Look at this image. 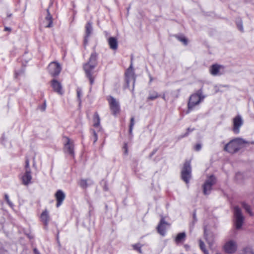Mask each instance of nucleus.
<instances>
[{
	"label": "nucleus",
	"mask_w": 254,
	"mask_h": 254,
	"mask_svg": "<svg viewBox=\"0 0 254 254\" xmlns=\"http://www.w3.org/2000/svg\"><path fill=\"white\" fill-rule=\"evenodd\" d=\"M55 197L57 200L56 206L59 207L63 203L64 200V192L62 190H58L55 194Z\"/></svg>",
	"instance_id": "obj_20"
},
{
	"label": "nucleus",
	"mask_w": 254,
	"mask_h": 254,
	"mask_svg": "<svg viewBox=\"0 0 254 254\" xmlns=\"http://www.w3.org/2000/svg\"><path fill=\"white\" fill-rule=\"evenodd\" d=\"M236 23L237 26L238 28L239 29V30L241 32H243L244 28H243L242 20L240 18L237 19L236 20Z\"/></svg>",
	"instance_id": "obj_34"
},
{
	"label": "nucleus",
	"mask_w": 254,
	"mask_h": 254,
	"mask_svg": "<svg viewBox=\"0 0 254 254\" xmlns=\"http://www.w3.org/2000/svg\"><path fill=\"white\" fill-rule=\"evenodd\" d=\"M80 93H81V91L78 89V90H77V98H78V100H79L80 102Z\"/></svg>",
	"instance_id": "obj_43"
},
{
	"label": "nucleus",
	"mask_w": 254,
	"mask_h": 254,
	"mask_svg": "<svg viewBox=\"0 0 254 254\" xmlns=\"http://www.w3.org/2000/svg\"><path fill=\"white\" fill-rule=\"evenodd\" d=\"M157 149L155 148L153 150V151L149 154V157L151 158L157 152Z\"/></svg>",
	"instance_id": "obj_41"
},
{
	"label": "nucleus",
	"mask_w": 254,
	"mask_h": 254,
	"mask_svg": "<svg viewBox=\"0 0 254 254\" xmlns=\"http://www.w3.org/2000/svg\"><path fill=\"white\" fill-rule=\"evenodd\" d=\"M237 249L236 243L233 240H230L226 242L224 246L225 252L229 254H234Z\"/></svg>",
	"instance_id": "obj_13"
},
{
	"label": "nucleus",
	"mask_w": 254,
	"mask_h": 254,
	"mask_svg": "<svg viewBox=\"0 0 254 254\" xmlns=\"http://www.w3.org/2000/svg\"><path fill=\"white\" fill-rule=\"evenodd\" d=\"M225 72V66L217 64H212L209 68V72L213 76H220Z\"/></svg>",
	"instance_id": "obj_11"
},
{
	"label": "nucleus",
	"mask_w": 254,
	"mask_h": 254,
	"mask_svg": "<svg viewBox=\"0 0 254 254\" xmlns=\"http://www.w3.org/2000/svg\"><path fill=\"white\" fill-rule=\"evenodd\" d=\"M57 242H58V243L59 244V247H61V245L60 244V242H59V236H58V235H57Z\"/></svg>",
	"instance_id": "obj_49"
},
{
	"label": "nucleus",
	"mask_w": 254,
	"mask_h": 254,
	"mask_svg": "<svg viewBox=\"0 0 254 254\" xmlns=\"http://www.w3.org/2000/svg\"><path fill=\"white\" fill-rule=\"evenodd\" d=\"M204 236L207 243L211 246L213 245L214 240V235L212 232H207L206 229L204 230Z\"/></svg>",
	"instance_id": "obj_19"
},
{
	"label": "nucleus",
	"mask_w": 254,
	"mask_h": 254,
	"mask_svg": "<svg viewBox=\"0 0 254 254\" xmlns=\"http://www.w3.org/2000/svg\"><path fill=\"white\" fill-rule=\"evenodd\" d=\"M95 67L94 65H90L89 64H83V69L85 72L86 76L89 79L90 84L91 85L94 82V77L93 74Z\"/></svg>",
	"instance_id": "obj_8"
},
{
	"label": "nucleus",
	"mask_w": 254,
	"mask_h": 254,
	"mask_svg": "<svg viewBox=\"0 0 254 254\" xmlns=\"http://www.w3.org/2000/svg\"><path fill=\"white\" fill-rule=\"evenodd\" d=\"M93 184V182L90 179H81L78 182L79 186L83 189H86L88 186Z\"/></svg>",
	"instance_id": "obj_23"
},
{
	"label": "nucleus",
	"mask_w": 254,
	"mask_h": 254,
	"mask_svg": "<svg viewBox=\"0 0 254 254\" xmlns=\"http://www.w3.org/2000/svg\"><path fill=\"white\" fill-rule=\"evenodd\" d=\"M134 125V118L132 117L130 118V124L129 126V134L130 136H132V130Z\"/></svg>",
	"instance_id": "obj_31"
},
{
	"label": "nucleus",
	"mask_w": 254,
	"mask_h": 254,
	"mask_svg": "<svg viewBox=\"0 0 254 254\" xmlns=\"http://www.w3.org/2000/svg\"><path fill=\"white\" fill-rule=\"evenodd\" d=\"M4 197L6 202L9 205V206L11 207H12L13 206V204L9 200L8 195L7 194H5L4 195Z\"/></svg>",
	"instance_id": "obj_36"
},
{
	"label": "nucleus",
	"mask_w": 254,
	"mask_h": 254,
	"mask_svg": "<svg viewBox=\"0 0 254 254\" xmlns=\"http://www.w3.org/2000/svg\"><path fill=\"white\" fill-rule=\"evenodd\" d=\"M235 225L237 229H240L244 222V217L239 206L234 207Z\"/></svg>",
	"instance_id": "obj_6"
},
{
	"label": "nucleus",
	"mask_w": 254,
	"mask_h": 254,
	"mask_svg": "<svg viewBox=\"0 0 254 254\" xmlns=\"http://www.w3.org/2000/svg\"><path fill=\"white\" fill-rule=\"evenodd\" d=\"M216 254H220V253H216Z\"/></svg>",
	"instance_id": "obj_57"
},
{
	"label": "nucleus",
	"mask_w": 254,
	"mask_h": 254,
	"mask_svg": "<svg viewBox=\"0 0 254 254\" xmlns=\"http://www.w3.org/2000/svg\"><path fill=\"white\" fill-rule=\"evenodd\" d=\"M34 252L35 254H40L38 250L36 248L34 249Z\"/></svg>",
	"instance_id": "obj_46"
},
{
	"label": "nucleus",
	"mask_w": 254,
	"mask_h": 254,
	"mask_svg": "<svg viewBox=\"0 0 254 254\" xmlns=\"http://www.w3.org/2000/svg\"><path fill=\"white\" fill-rule=\"evenodd\" d=\"M74 141L68 137L64 136V154L69 158H75Z\"/></svg>",
	"instance_id": "obj_4"
},
{
	"label": "nucleus",
	"mask_w": 254,
	"mask_h": 254,
	"mask_svg": "<svg viewBox=\"0 0 254 254\" xmlns=\"http://www.w3.org/2000/svg\"><path fill=\"white\" fill-rule=\"evenodd\" d=\"M216 183V178L213 175H211L204 182L203 185V192L205 195L210 193L212 186Z\"/></svg>",
	"instance_id": "obj_7"
},
{
	"label": "nucleus",
	"mask_w": 254,
	"mask_h": 254,
	"mask_svg": "<svg viewBox=\"0 0 254 254\" xmlns=\"http://www.w3.org/2000/svg\"><path fill=\"white\" fill-rule=\"evenodd\" d=\"M18 75H19V73L17 72L16 71L15 72V77L17 78Z\"/></svg>",
	"instance_id": "obj_51"
},
{
	"label": "nucleus",
	"mask_w": 254,
	"mask_h": 254,
	"mask_svg": "<svg viewBox=\"0 0 254 254\" xmlns=\"http://www.w3.org/2000/svg\"><path fill=\"white\" fill-rule=\"evenodd\" d=\"M152 80V77L151 76H150V82H151Z\"/></svg>",
	"instance_id": "obj_54"
},
{
	"label": "nucleus",
	"mask_w": 254,
	"mask_h": 254,
	"mask_svg": "<svg viewBox=\"0 0 254 254\" xmlns=\"http://www.w3.org/2000/svg\"><path fill=\"white\" fill-rule=\"evenodd\" d=\"M186 233L183 232L181 233H179L177 234V236L175 238V242L177 244H179L182 242H183L186 239Z\"/></svg>",
	"instance_id": "obj_25"
},
{
	"label": "nucleus",
	"mask_w": 254,
	"mask_h": 254,
	"mask_svg": "<svg viewBox=\"0 0 254 254\" xmlns=\"http://www.w3.org/2000/svg\"><path fill=\"white\" fill-rule=\"evenodd\" d=\"M192 217H193V219L194 222H196L197 221V219H196V210H194L193 211Z\"/></svg>",
	"instance_id": "obj_42"
},
{
	"label": "nucleus",
	"mask_w": 254,
	"mask_h": 254,
	"mask_svg": "<svg viewBox=\"0 0 254 254\" xmlns=\"http://www.w3.org/2000/svg\"><path fill=\"white\" fill-rule=\"evenodd\" d=\"M191 167L190 162L186 161L181 171V178L187 184H189L191 178Z\"/></svg>",
	"instance_id": "obj_5"
},
{
	"label": "nucleus",
	"mask_w": 254,
	"mask_h": 254,
	"mask_svg": "<svg viewBox=\"0 0 254 254\" xmlns=\"http://www.w3.org/2000/svg\"><path fill=\"white\" fill-rule=\"evenodd\" d=\"M43 25L47 28H50L53 26V17L49 12V9H47V15L43 21Z\"/></svg>",
	"instance_id": "obj_18"
},
{
	"label": "nucleus",
	"mask_w": 254,
	"mask_h": 254,
	"mask_svg": "<svg viewBox=\"0 0 254 254\" xmlns=\"http://www.w3.org/2000/svg\"><path fill=\"white\" fill-rule=\"evenodd\" d=\"M242 206L245 210V211L250 214V215L252 216L253 213L251 209V206L245 202H243L241 203Z\"/></svg>",
	"instance_id": "obj_27"
},
{
	"label": "nucleus",
	"mask_w": 254,
	"mask_h": 254,
	"mask_svg": "<svg viewBox=\"0 0 254 254\" xmlns=\"http://www.w3.org/2000/svg\"><path fill=\"white\" fill-rule=\"evenodd\" d=\"M47 105H46V101L45 100L44 101V103L42 105L39 106L38 107V108L42 112H44L45 111L46 109Z\"/></svg>",
	"instance_id": "obj_38"
},
{
	"label": "nucleus",
	"mask_w": 254,
	"mask_h": 254,
	"mask_svg": "<svg viewBox=\"0 0 254 254\" xmlns=\"http://www.w3.org/2000/svg\"><path fill=\"white\" fill-rule=\"evenodd\" d=\"M254 144V141L249 142L242 138L237 137L233 139L226 144L224 150L230 153L234 154L238 152L245 144Z\"/></svg>",
	"instance_id": "obj_1"
},
{
	"label": "nucleus",
	"mask_w": 254,
	"mask_h": 254,
	"mask_svg": "<svg viewBox=\"0 0 254 254\" xmlns=\"http://www.w3.org/2000/svg\"><path fill=\"white\" fill-rule=\"evenodd\" d=\"M22 183L25 186H27L31 183L32 175L31 171H25V173L21 177Z\"/></svg>",
	"instance_id": "obj_17"
},
{
	"label": "nucleus",
	"mask_w": 254,
	"mask_h": 254,
	"mask_svg": "<svg viewBox=\"0 0 254 254\" xmlns=\"http://www.w3.org/2000/svg\"><path fill=\"white\" fill-rule=\"evenodd\" d=\"M142 246H143V245L140 243H136V244H133L132 245V247L133 250L137 252L138 253H139L140 254H142V251L141 250V248Z\"/></svg>",
	"instance_id": "obj_29"
},
{
	"label": "nucleus",
	"mask_w": 254,
	"mask_h": 254,
	"mask_svg": "<svg viewBox=\"0 0 254 254\" xmlns=\"http://www.w3.org/2000/svg\"><path fill=\"white\" fill-rule=\"evenodd\" d=\"M159 95L156 92H153L152 93H150L148 97L147 98V101L154 100L157 98Z\"/></svg>",
	"instance_id": "obj_33"
},
{
	"label": "nucleus",
	"mask_w": 254,
	"mask_h": 254,
	"mask_svg": "<svg viewBox=\"0 0 254 254\" xmlns=\"http://www.w3.org/2000/svg\"><path fill=\"white\" fill-rule=\"evenodd\" d=\"M97 59V53L95 52H93L90 55L88 62L86 64H89L90 65H94V66L96 67L98 64Z\"/></svg>",
	"instance_id": "obj_21"
},
{
	"label": "nucleus",
	"mask_w": 254,
	"mask_h": 254,
	"mask_svg": "<svg viewBox=\"0 0 254 254\" xmlns=\"http://www.w3.org/2000/svg\"><path fill=\"white\" fill-rule=\"evenodd\" d=\"M104 190L105 191L108 190V188L106 184H105V186H104Z\"/></svg>",
	"instance_id": "obj_47"
},
{
	"label": "nucleus",
	"mask_w": 254,
	"mask_h": 254,
	"mask_svg": "<svg viewBox=\"0 0 254 254\" xmlns=\"http://www.w3.org/2000/svg\"><path fill=\"white\" fill-rule=\"evenodd\" d=\"M201 148H202V145L200 143H197L196 144L194 147V149L195 151H200L201 149Z\"/></svg>",
	"instance_id": "obj_39"
},
{
	"label": "nucleus",
	"mask_w": 254,
	"mask_h": 254,
	"mask_svg": "<svg viewBox=\"0 0 254 254\" xmlns=\"http://www.w3.org/2000/svg\"><path fill=\"white\" fill-rule=\"evenodd\" d=\"M194 129H195L194 128L188 127L187 129V132L185 134H184L183 135H181L180 136V138H183V137H187V136L189 135V134H190V132L193 131V130H194Z\"/></svg>",
	"instance_id": "obj_35"
},
{
	"label": "nucleus",
	"mask_w": 254,
	"mask_h": 254,
	"mask_svg": "<svg viewBox=\"0 0 254 254\" xmlns=\"http://www.w3.org/2000/svg\"><path fill=\"white\" fill-rule=\"evenodd\" d=\"M85 34L84 38V44L85 46L88 42V38L93 32L92 22L88 21L85 25Z\"/></svg>",
	"instance_id": "obj_15"
},
{
	"label": "nucleus",
	"mask_w": 254,
	"mask_h": 254,
	"mask_svg": "<svg viewBox=\"0 0 254 254\" xmlns=\"http://www.w3.org/2000/svg\"><path fill=\"white\" fill-rule=\"evenodd\" d=\"M127 149L126 148V153H127Z\"/></svg>",
	"instance_id": "obj_55"
},
{
	"label": "nucleus",
	"mask_w": 254,
	"mask_h": 254,
	"mask_svg": "<svg viewBox=\"0 0 254 254\" xmlns=\"http://www.w3.org/2000/svg\"><path fill=\"white\" fill-rule=\"evenodd\" d=\"M180 90H180V89H178V90H177V93H176V94L175 95V97H176V98H178V97H179V93H180Z\"/></svg>",
	"instance_id": "obj_45"
},
{
	"label": "nucleus",
	"mask_w": 254,
	"mask_h": 254,
	"mask_svg": "<svg viewBox=\"0 0 254 254\" xmlns=\"http://www.w3.org/2000/svg\"><path fill=\"white\" fill-rule=\"evenodd\" d=\"M48 70L49 74L51 76L55 77L58 76L62 70V67L58 63L53 62L49 64Z\"/></svg>",
	"instance_id": "obj_10"
},
{
	"label": "nucleus",
	"mask_w": 254,
	"mask_h": 254,
	"mask_svg": "<svg viewBox=\"0 0 254 254\" xmlns=\"http://www.w3.org/2000/svg\"><path fill=\"white\" fill-rule=\"evenodd\" d=\"M243 125V120L242 117L238 115L236 116L233 120V127L232 128L233 131L235 134L240 133V129Z\"/></svg>",
	"instance_id": "obj_12"
},
{
	"label": "nucleus",
	"mask_w": 254,
	"mask_h": 254,
	"mask_svg": "<svg viewBox=\"0 0 254 254\" xmlns=\"http://www.w3.org/2000/svg\"><path fill=\"white\" fill-rule=\"evenodd\" d=\"M51 83L54 91L59 95H62V85L61 82L56 79H53L51 80Z\"/></svg>",
	"instance_id": "obj_16"
},
{
	"label": "nucleus",
	"mask_w": 254,
	"mask_h": 254,
	"mask_svg": "<svg viewBox=\"0 0 254 254\" xmlns=\"http://www.w3.org/2000/svg\"><path fill=\"white\" fill-rule=\"evenodd\" d=\"M175 37L180 42H182L184 45H187L188 39L183 35H175Z\"/></svg>",
	"instance_id": "obj_30"
},
{
	"label": "nucleus",
	"mask_w": 254,
	"mask_h": 254,
	"mask_svg": "<svg viewBox=\"0 0 254 254\" xmlns=\"http://www.w3.org/2000/svg\"><path fill=\"white\" fill-rule=\"evenodd\" d=\"M108 101L112 114L114 116H116L120 112V106L119 102L117 101L116 99L112 96H109Z\"/></svg>",
	"instance_id": "obj_9"
},
{
	"label": "nucleus",
	"mask_w": 254,
	"mask_h": 254,
	"mask_svg": "<svg viewBox=\"0 0 254 254\" xmlns=\"http://www.w3.org/2000/svg\"><path fill=\"white\" fill-rule=\"evenodd\" d=\"M241 254H254V251L252 247L247 246L243 249Z\"/></svg>",
	"instance_id": "obj_28"
},
{
	"label": "nucleus",
	"mask_w": 254,
	"mask_h": 254,
	"mask_svg": "<svg viewBox=\"0 0 254 254\" xmlns=\"http://www.w3.org/2000/svg\"><path fill=\"white\" fill-rule=\"evenodd\" d=\"M91 210H89V212H88V214H89V217H90V216H91Z\"/></svg>",
	"instance_id": "obj_53"
},
{
	"label": "nucleus",
	"mask_w": 254,
	"mask_h": 254,
	"mask_svg": "<svg viewBox=\"0 0 254 254\" xmlns=\"http://www.w3.org/2000/svg\"><path fill=\"white\" fill-rule=\"evenodd\" d=\"M162 98H163V99L164 100L167 101V100L166 99L165 95L164 94L162 95Z\"/></svg>",
	"instance_id": "obj_50"
},
{
	"label": "nucleus",
	"mask_w": 254,
	"mask_h": 254,
	"mask_svg": "<svg viewBox=\"0 0 254 254\" xmlns=\"http://www.w3.org/2000/svg\"><path fill=\"white\" fill-rule=\"evenodd\" d=\"M41 219L42 222L44 223L45 227H47L49 221V216L48 212L46 210L44 211L41 214Z\"/></svg>",
	"instance_id": "obj_24"
},
{
	"label": "nucleus",
	"mask_w": 254,
	"mask_h": 254,
	"mask_svg": "<svg viewBox=\"0 0 254 254\" xmlns=\"http://www.w3.org/2000/svg\"><path fill=\"white\" fill-rule=\"evenodd\" d=\"M25 171H31L29 160L28 158H27L25 161Z\"/></svg>",
	"instance_id": "obj_37"
},
{
	"label": "nucleus",
	"mask_w": 254,
	"mask_h": 254,
	"mask_svg": "<svg viewBox=\"0 0 254 254\" xmlns=\"http://www.w3.org/2000/svg\"><path fill=\"white\" fill-rule=\"evenodd\" d=\"M11 15H12V14H11V13H10V14H7V17H11Z\"/></svg>",
	"instance_id": "obj_52"
},
{
	"label": "nucleus",
	"mask_w": 254,
	"mask_h": 254,
	"mask_svg": "<svg viewBox=\"0 0 254 254\" xmlns=\"http://www.w3.org/2000/svg\"><path fill=\"white\" fill-rule=\"evenodd\" d=\"M92 138L93 139V143H95L98 140V136L92 137Z\"/></svg>",
	"instance_id": "obj_44"
},
{
	"label": "nucleus",
	"mask_w": 254,
	"mask_h": 254,
	"mask_svg": "<svg viewBox=\"0 0 254 254\" xmlns=\"http://www.w3.org/2000/svg\"><path fill=\"white\" fill-rule=\"evenodd\" d=\"M129 10V7H128V8H127V11H128Z\"/></svg>",
	"instance_id": "obj_56"
},
{
	"label": "nucleus",
	"mask_w": 254,
	"mask_h": 254,
	"mask_svg": "<svg viewBox=\"0 0 254 254\" xmlns=\"http://www.w3.org/2000/svg\"><path fill=\"white\" fill-rule=\"evenodd\" d=\"M108 44L110 48L114 50H116L118 48V43L116 38L111 37L108 39Z\"/></svg>",
	"instance_id": "obj_22"
},
{
	"label": "nucleus",
	"mask_w": 254,
	"mask_h": 254,
	"mask_svg": "<svg viewBox=\"0 0 254 254\" xmlns=\"http://www.w3.org/2000/svg\"><path fill=\"white\" fill-rule=\"evenodd\" d=\"M133 56H131L130 65L125 72L126 87L127 88H129L130 82L132 81L133 88L135 82L136 75L133 67Z\"/></svg>",
	"instance_id": "obj_3"
},
{
	"label": "nucleus",
	"mask_w": 254,
	"mask_h": 254,
	"mask_svg": "<svg viewBox=\"0 0 254 254\" xmlns=\"http://www.w3.org/2000/svg\"><path fill=\"white\" fill-rule=\"evenodd\" d=\"M93 126L95 127H100V118L99 117V114L96 112L93 117Z\"/></svg>",
	"instance_id": "obj_26"
},
{
	"label": "nucleus",
	"mask_w": 254,
	"mask_h": 254,
	"mask_svg": "<svg viewBox=\"0 0 254 254\" xmlns=\"http://www.w3.org/2000/svg\"><path fill=\"white\" fill-rule=\"evenodd\" d=\"M90 132H91V134L92 135V137L98 136V135H97L96 131L95 130V129H90Z\"/></svg>",
	"instance_id": "obj_40"
},
{
	"label": "nucleus",
	"mask_w": 254,
	"mask_h": 254,
	"mask_svg": "<svg viewBox=\"0 0 254 254\" xmlns=\"http://www.w3.org/2000/svg\"><path fill=\"white\" fill-rule=\"evenodd\" d=\"M199 245L200 249L204 253V254H208V251L206 250L205 245L201 240H199Z\"/></svg>",
	"instance_id": "obj_32"
},
{
	"label": "nucleus",
	"mask_w": 254,
	"mask_h": 254,
	"mask_svg": "<svg viewBox=\"0 0 254 254\" xmlns=\"http://www.w3.org/2000/svg\"><path fill=\"white\" fill-rule=\"evenodd\" d=\"M206 97V95L203 94V89L201 88L195 93L191 94L188 103V109L189 111H192L195 106L199 105Z\"/></svg>",
	"instance_id": "obj_2"
},
{
	"label": "nucleus",
	"mask_w": 254,
	"mask_h": 254,
	"mask_svg": "<svg viewBox=\"0 0 254 254\" xmlns=\"http://www.w3.org/2000/svg\"><path fill=\"white\" fill-rule=\"evenodd\" d=\"M4 30L5 31H11V28L10 27H5L4 28Z\"/></svg>",
	"instance_id": "obj_48"
},
{
	"label": "nucleus",
	"mask_w": 254,
	"mask_h": 254,
	"mask_svg": "<svg viewBox=\"0 0 254 254\" xmlns=\"http://www.w3.org/2000/svg\"><path fill=\"white\" fill-rule=\"evenodd\" d=\"M167 226H169V224L165 221L164 217H162L157 227V232L160 235L164 236L166 233V228Z\"/></svg>",
	"instance_id": "obj_14"
}]
</instances>
